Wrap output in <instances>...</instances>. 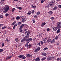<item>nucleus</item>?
I'll return each instance as SVG.
<instances>
[{
  "mask_svg": "<svg viewBox=\"0 0 61 61\" xmlns=\"http://www.w3.org/2000/svg\"><path fill=\"white\" fill-rule=\"evenodd\" d=\"M56 5V3H55V1H54V2L52 1V2H50L49 3L48 5L46 6L47 7H52L53 6V5Z\"/></svg>",
  "mask_w": 61,
  "mask_h": 61,
  "instance_id": "f257e3e1",
  "label": "nucleus"
},
{
  "mask_svg": "<svg viewBox=\"0 0 61 61\" xmlns=\"http://www.w3.org/2000/svg\"><path fill=\"white\" fill-rule=\"evenodd\" d=\"M10 7L9 5L6 6L4 8V10L5 11H3V13H6L7 11H8L9 10V8Z\"/></svg>",
  "mask_w": 61,
  "mask_h": 61,
  "instance_id": "f03ea898",
  "label": "nucleus"
},
{
  "mask_svg": "<svg viewBox=\"0 0 61 61\" xmlns=\"http://www.w3.org/2000/svg\"><path fill=\"white\" fill-rule=\"evenodd\" d=\"M36 49L35 50V52H37L39 51L40 50V47L37 46L36 47Z\"/></svg>",
  "mask_w": 61,
  "mask_h": 61,
  "instance_id": "7ed1b4c3",
  "label": "nucleus"
},
{
  "mask_svg": "<svg viewBox=\"0 0 61 61\" xmlns=\"http://www.w3.org/2000/svg\"><path fill=\"white\" fill-rule=\"evenodd\" d=\"M33 40V39L32 38H29L27 39L26 40V42H27V43L28 44H29V42H31V41H32Z\"/></svg>",
  "mask_w": 61,
  "mask_h": 61,
  "instance_id": "20e7f679",
  "label": "nucleus"
},
{
  "mask_svg": "<svg viewBox=\"0 0 61 61\" xmlns=\"http://www.w3.org/2000/svg\"><path fill=\"white\" fill-rule=\"evenodd\" d=\"M18 57L19 58H21L22 59H25L26 58V57L24 56V55H20Z\"/></svg>",
  "mask_w": 61,
  "mask_h": 61,
  "instance_id": "39448f33",
  "label": "nucleus"
},
{
  "mask_svg": "<svg viewBox=\"0 0 61 61\" xmlns=\"http://www.w3.org/2000/svg\"><path fill=\"white\" fill-rule=\"evenodd\" d=\"M22 19L21 21V22H22V23H24V22H25L27 20V18L25 17H23V18H22Z\"/></svg>",
  "mask_w": 61,
  "mask_h": 61,
  "instance_id": "423d86ee",
  "label": "nucleus"
},
{
  "mask_svg": "<svg viewBox=\"0 0 61 61\" xmlns=\"http://www.w3.org/2000/svg\"><path fill=\"white\" fill-rule=\"evenodd\" d=\"M43 36V34L41 33H39L37 36V37H38L39 38L40 37H41Z\"/></svg>",
  "mask_w": 61,
  "mask_h": 61,
  "instance_id": "0eeeda50",
  "label": "nucleus"
},
{
  "mask_svg": "<svg viewBox=\"0 0 61 61\" xmlns=\"http://www.w3.org/2000/svg\"><path fill=\"white\" fill-rule=\"evenodd\" d=\"M26 25V24H22L20 25L19 29H22V28H23L24 27V25Z\"/></svg>",
  "mask_w": 61,
  "mask_h": 61,
  "instance_id": "6e6552de",
  "label": "nucleus"
},
{
  "mask_svg": "<svg viewBox=\"0 0 61 61\" xmlns=\"http://www.w3.org/2000/svg\"><path fill=\"white\" fill-rule=\"evenodd\" d=\"M52 28L53 29V30L54 31H56L57 29V27H52Z\"/></svg>",
  "mask_w": 61,
  "mask_h": 61,
  "instance_id": "1a4fd4ad",
  "label": "nucleus"
},
{
  "mask_svg": "<svg viewBox=\"0 0 61 61\" xmlns=\"http://www.w3.org/2000/svg\"><path fill=\"white\" fill-rule=\"evenodd\" d=\"M27 39L25 38H24L23 39H22L21 41V43H23V41H26V40Z\"/></svg>",
  "mask_w": 61,
  "mask_h": 61,
  "instance_id": "9d476101",
  "label": "nucleus"
},
{
  "mask_svg": "<svg viewBox=\"0 0 61 61\" xmlns=\"http://www.w3.org/2000/svg\"><path fill=\"white\" fill-rule=\"evenodd\" d=\"M31 56H32V55L29 54H28L26 55V56L27 57H30Z\"/></svg>",
  "mask_w": 61,
  "mask_h": 61,
  "instance_id": "9b49d317",
  "label": "nucleus"
},
{
  "mask_svg": "<svg viewBox=\"0 0 61 61\" xmlns=\"http://www.w3.org/2000/svg\"><path fill=\"white\" fill-rule=\"evenodd\" d=\"M46 24V23L45 22H44L42 24H41V26H42V27H43L44 26V25H45Z\"/></svg>",
  "mask_w": 61,
  "mask_h": 61,
  "instance_id": "f8f14e48",
  "label": "nucleus"
},
{
  "mask_svg": "<svg viewBox=\"0 0 61 61\" xmlns=\"http://www.w3.org/2000/svg\"><path fill=\"white\" fill-rule=\"evenodd\" d=\"M16 8H17V9H19V10H22V8H21V7H18L17 6V5H16Z\"/></svg>",
  "mask_w": 61,
  "mask_h": 61,
  "instance_id": "ddd939ff",
  "label": "nucleus"
},
{
  "mask_svg": "<svg viewBox=\"0 0 61 61\" xmlns=\"http://www.w3.org/2000/svg\"><path fill=\"white\" fill-rule=\"evenodd\" d=\"M48 13L50 15H52L53 14V12L52 11H50L48 12Z\"/></svg>",
  "mask_w": 61,
  "mask_h": 61,
  "instance_id": "4468645a",
  "label": "nucleus"
},
{
  "mask_svg": "<svg viewBox=\"0 0 61 61\" xmlns=\"http://www.w3.org/2000/svg\"><path fill=\"white\" fill-rule=\"evenodd\" d=\"M47 41L48 43H50L51 41V39H48L47 40Z\"/></svg>",
  "mask_w": 61,
  "mask_h": 61,
  "instance_id": "2eb2a0df",
  "label": "nucleus"
},
{
  "mask_svg": "<svg viewBox=\"0 0 61 61\" xmlns=\"http://www.w3.org/2000/svg\"><path fill=\"white\" fill-rule=\"evenodd\" d=\"M57 9V7L56 6H55L54 8H52V10H56Z\"/></svg>",
  "mask_w": 61,
  "mask_h": 61,
  "instance_id": "dca6fc26",
  "label": "nucleus"
},
{
  "mask_svg": "<svg viewBox=\"0 0 61 61\" xmlns=\"http://www.w3.org/2000/svg\"><path fill=\"white\" fill-rule=\"evenodd\" d=\"M40 61V60L39 59V58L38 57L37 58H36L35 59V61Z\"/></svg>",
  "mask_w": 61,
  "mask_h": 61,
  "instance_id": "f3484780",
  "label": "nucleus"
},
{
  "mask_svg": "<svg viewBox=\"0 0 61 61\" xmlns=\"http://www.w3.org/2000/svg\"><path fill=\"white\" fill-rule=\"evenodd\" d=\"M47 59L48 61H49V60H51V57H50V56H48L47 57Z\"/></svg>",
  "mask_w": 61,
  "mask_h": 61,
  "instance_id": "a211bd4d",
  "label": "nucleus"
},
{
  "mask_svg": "<svg viewBox=\"0 0 61 61\" xmlns=\"http://www.w3.org/2000/svg\"><path fill=\"white\" fill-rule=\"evenodd\" d=\"M57 28L59 29L61 28V26L60 25H57Z\"/></svg>",
  "mask_w": 61,
  "mask_h": 61,
  "instance_id": "6ab92c4d",
  "label": "nucleus"
},
{
  "mask_svg": "<svg viewBox=\"0 0 61 61\" xmlns=\"http://www.w3.org/2000/svg\"><path fill=\"white\" fill-rule=\"evenodd\" d=\"M42 56H46V54L45 52H42Z\"/></svg>",
  "mask_w": 61,
  "mask_h": 61,
  "instance_id": "aec40b11",
  "label": "nucleus"
},
{
  "mask_svg": "<svg viewBox=\"0 0 61 61\" xmlns=\"http://www.w3.org/2000/svg\"><path fill=\"white\" fill-rule=\"evenodd\" d=\"M16 19L17 20H19L20 19V17L19 16H17L16 17Z\"/></svg>",
  "mask_w": 61,
  "mask_h": 61,
  "instance_id": "412c9836",
  "label": "nucleus"
},
{
  "mask_svg": "<svg viewBox=\"0 0 61 61\" xmlns=\"http://www.w3.org/2000/svg\"><path fill=\"white\" fill-rule=\"evenodd\" d=\"M56 41V40L55 39H53L52 41L51 42V43H54Z\"/></svg>",
  "mask_w": 61,
  "mask_h": 61,
  "instance_id": "4be33fe9",
  "label": "nucleus"
},
{
  "mask_svg": "<svg viewBox=\"0 0 61 61\" xmlns=\"http://www.w3.org/2000/svg\"><path fill=\"white\" fill-rule=\"evenodd\" d=\"M29 37V36L28 34H26V35L25 36V37L27 39V38H28Z\"/></svg>",
  "mask_w": 61,
  "mask_h": 61,
  "instance_id": "5701e85b",
  "label": "nucleus"
},
{
  "mask_svg": "<svg viewBox=\"0 0 61 61\" xmlns=\"http://www.w3.org/2000/svg\"><path fill=\"white\" fill-rule=\"evenodd\" d=\"M60 30H61L60 29H58L57 31L56 32V33H59L60 32Z\"/></svg>",
  "mask_w": 61,
  "mask_h": 61,
  "instance_id": "b1692460",
  "label": "nucleus"
},
{
  "mask_svg": "<svg viewBox=\"0 0 61 61\" xmlns=\"http://www.w3.org/2000/svg\"><path fill=\"white\" fill-rule=\"evenodd\" d=\"M46 57H44L43 58H42L41 59V61H44L46 59Z\"/></svg>",
  "mask_w": 61,
  "mask_h": 61,
  "instance_id": "393cba45",
  "label": "nucleus"
},
{
  "mask_svg": "<svg viewBox=\"0 0 61 61\" xmlns=\"http://www.w3.org/2000/svg\"><path fill=\"white\" fill-rule=\"evenodd\" d=\"M27 30V29H24V30L22 32V34L23 33H25V31H26V30Z\"/></svg>",
  "mask_w": 61,
  "mask_h": 61,
  "instance_id": "a878e982",
  "label": "nucleus"
},
{
  "mask_svg": "<svg viewBox=\"0 0 61 61\" xmlns=\"http://www.w3.org/2000/svg\"><path fill=\"white\" fill-rule=\"evenodd\" d=\"M31 7L32 8H34V9H36V6H34L33 5H32Z\"/></svg>",
  "mask_w": 61,
  "mask_h": 61,
  "instance_id": "bb28decb",
  "label": "nucleus"
},
{
  "mask_svg": "<svg viewBox=\"0 0 61 61\" xmlns=\"http://www.w3.org/2000/svg\"><path fill=\"white\" fill-rule=\"evenodd\" d=\"M12 57V56H9L7 58H6V60H7L8 59H10Z\"/></svg>",
  "mask_w": 61,
  "mask_h": 61,
  "instance_id": "cd10ccee",
  "label": "nucleus"
},
{
  "mask_svg": "<svg viewBox=\"0 0 61 61\" xmlns=\"http://www.w3.org/2000/svg\"><path fill=\"white\" fill-rule=\"evenodd\" d=\"M31 10H30L29 12H28V15H30L31 14Z\"/></svg>",
  "mask_w": 61,
  "mask_h": 61,
  "instance_id": "c85d7f7f",
  "label": "nucleus"
},
{
  "mask_svg": "<svg viewBox=\"0 0 61 61\" xmlns=\"http://www.w3.org/2000/svg\"><path fill=\"white\" fill-rule=\"evenodd\" d=\"M15 41L16 42H18V41L19 42V40L18 39V38H16L15 39Z\"/></svg>",
  "mask_w": 61,
  "mask_h": 61,
  "instance_id": "c756f323",
  "label": "nucleus"
},
{
  "mask_svg": "<svg viewBox=\"0 0 61 61\" xmlns=\"http://www.w3.org/2000/svg\"><path fill=\"white\" fill-rule=\"evenodd\" d=\"M61 24V22H58L57 23V25H60Z\"/></svg>",
  "mask_w": 61,
  "mask_h": 61,
  "instance_id": "7c9ffc66",
  "label": "nucleus"
},
{
  "mask_svg": "<svg viewBox=\"0 0 61 61\" xmlns=\"http://www.w3.org/2000/svg\"><path fill=\"white\" fill-rule=\"evenodd\" d=\"M40 14V12L38 11V12H37L36 13V15H39Z\"/></svg>",
  "mask_w": 61,
  "mask_h": 61,
  "instance_id": "2f4dec72",
  "label": "nucleus"
},
{
  "mask_svg": "<svg viewBox=\"0 0 61 61\" xmlns=\"http://www.w3.org/2000/svg\"><path fill=\"white\" fill-rule=\"evenodd\" d=\"M20 29V33H22L23 32V29Z\"/></svg>",
  "mask_w": 61,
  "mask_h": 61,
  "instance_id": "473e14b6",
  "label": "nucleus"
},
{
  "mask_svg": "<svg viewBox=\"0 0 61 61\" xmlns=\"http://www.w3.org/2000/svg\"><path fill=\"white\" fill-rule=\"evenodd\" d=\"M40 42L41 45H43L44 43L43 41H41Z\"/></svg>",
  "mask_w": 61,
  "mask_h": 61,
  "instance_id": "72a5a7b5",
  "label": "nucleus"
},
{
  "mask_svg": "<svg viewBox=\"0 0 61 61\" xmlns=\"http://www.w3.org/2000/svg\"><path fill=\"white\" fill-rule=\"evenodd\" d=\"M30 34V31H28V32H27V34L29 35Z\"/></svg>",
  "mask_w": 61,
  "mask_h": 61,
  "instance_id": "f704fd0d",
  "label": "nucleus"
},
{
  "mask_svg": "<svg viewBox=\"0 0 61 61\" xmlns=\"http://www.w3.org/2000/svg\"><path fill=\"white\" fill-rule=\"evenodd\" d=\"M21 24V22H18L17 23V25H20Z\"/></svg>",
  "mask_w": 61,
  "mask_h": 61,
  "instance_id": "c9c22d12",
  "label": "nucleus"
},
{
  "mask_svg": "<svg viewBox=\"0 0 61 61\" xmlns=\"http://www.w3.org/2000/svg\"><path fill=\"white\" fill-rule=\"evenodd\" d=\"M31 13H32V14H34L35 13V10H32L31 11Z\"/></svg>",
  "mask_w": 61,
  "mask_h": 61,
  "instance_id": "e433bc0d",
  "label": "nucleus"
},
{
  "mask_svg": "<svg viewBox=\"0 0 61 61\" xmlns=\"http://www.w3.org/2000/svg\"><path fill=\"white\" fill-rule=\"evenodd\" d=\"M15 8H13L11 10V11L12 12H14V11H15Z\"/></svg>",
  "mask_w": 61,
  "mask_h": 61,
  "instance_id": "4c0bfd02",
  "label": "nucleus"
},
{
  "mask_svg": "<svg viewBox=\"0 0 61 61\" xmlns=\"http://www.w3.org/2000/svg\"><path fill=\"white\" fill-rule=\"evenodd\" d=\"M5 16L6 17H7V16H9V14L8 13H6L5 15Z\"/></svg>",
  "mask_w": 61,
  "mask_h": 61,
  "instance_id": "58836bf2",
  "label": "nucleus"
},
{
  "mask_svg": "<svg viewBox=\"0 0 61 61\" xmlns=\"http://www.w3.org/2000/svg\"><path fill=\"white\" fill-rule=\"evenodd\" d=\"M55 39L56 40H57V39H58V36H56L55 38Z\"/></svg>",
  "mask_w": 61,
  "mask_h": 61,
  "instance_id": "ea45409f",
  "label": "nucleus"
},
{
  "mask_svg": "<svg viewBox=\"0 0 61 61\" xmlns=\"http://www.w3.org/2000/svg\"><path fill=\"white\" fill-rule=\"evenodd\" d=\"M15 17H13L11 18V20H12V21H13L14 20H15Z\"/></svg>",
  "mask_w": 61,
  "mask_h": 61,
  "instance_id": "a19ab883",
  "label": "nucleus"
},
{
  "mask_svg": "<svg viewBox=\"0 0 61 61\" xmlns=\"http://www.w3.org/2000/svg\"><path fill=\"white\" fill-rule=\"evenodd\" d=\"M34 18H36L37 17V15H35L34 16Z\"/></svg>",
  "mask_w": 61,
  "mask_h": 61,
  "instance_id": "79ce46f5",
  "label": "nucleus"
},
{
  "mask_svg": "<svg viewBox=\"0 0 61 61\" xmlns=\"http://www.w3.org/2000/svg\"><path fill=\"white\" fill-rule=\"evenodd\" d=\"M43 41L44 42L46 41V38H45V39L43 40Z\"/></svg>",
  "mask_w": 61,
  "mask_h": 61,
  "instance_id": "37998d69",
  "label": "nucleus"
},
{
  "mask_svg": "<svg viewBox=\"0 0 61 61\" xmlns=\"http://www.w3.org/2000/svg\"><path fill=\"white\" fill-rule=\"evenodd\" d=\"M4 51V49H0V53H1V52H2V51Z\"/></svg>",
  "mask_w": 61,
  "mask_h": 61,
  "instance_id": "c03bdc74",
  "label": "nucleus"
},
{
  "mask_svg": "<svg viewBox=\"0 0 61 61\" xmlns=\"http://www.w3.org/2000/svg\"><path fill=\"white\" fill-rule=\"evenodd\" d=\"M5 28H6V26H4V27H2V29H5Z\"/></svg>",
  "mask_w": 61,
  "mask_h": 61,
  "instance_id": "a18cd8bd",
  "label": "nucleus"
},
{
  "mask_svg": "<svg viewBox=\"0 0 61 61\" xmlns=\"http://www.w3.org/2000/svg\"><path fill=\"white\" fill-rule=\"evenodd\" d=\"M25 46H26V47H27L28 46V44L27 43L26 44H25Z\"/></svg>",
  "mask_w": 61,
  "mask_h": 61,
  "instance_id": "49530a36",
  "label": "nucleus"
},
{
  "mask_svg": "<svg viewBox=\"0 0 61 61\" xmlns=\"http://www.w3.org/2000/svg\"><path fill=\"white\" fill-rule=\"evenodd\" d=\"M28 32V31L27 30H26L25 32V35H26V34H27V33Z\"/></svg>",
  "mask_w": 61,
  "mask_h": 61,
  "instance_id": "de8ad7c7",
  "label": "nucleus"
},
{
  "mask_svg": "<svg viewBox=\"0 0 61 61\" xmlns=\"http://www.w3.org/2000/svg\"><path fill=\"white\" fill-rule=\"evenodd\" d=\"M57 61H59L60 60V58H57L56 59Z\"/></svg>",
  "mask_w": 61,
  "mask_h": 61,
  "instance_id": "09e8293b",
  "label": "nucleus"
},
{
  "mask_svg": "<svg viewBox=\"0 0 61 61\" xmlns=\"http://www.w3.org/2000/svg\"><path fill=\"white\" fill-rule=\"evenodd\" d=\"M48 49V48H47L46 47L44 48V49H43V50H44L45 51V50H46V49Z\"/></svg>",
  "mask_w": 61,
  "mask_h": 61,
  "instance_id": "8fccbe9b",
  "label": "nucleus"
},
{
  "mask_svg": "<svg viewBox=\"0 0 61 61\" xmlns=\"http://www.w3.org/2000/svg\"><path fill=\"white\" fill-rule=\"evenodd\" d=\"M4 42H2V46H1L2 47H4Z\"/></svg>",
  "mask_w": 61,
  "mask_h": 61,
  "instance_id": "3c124183",
  "label": "nucleus"
},
{
  "mask_svg": "<svg viewBox=\"0 0 61 61\" xmlns=\"http://www.w3.org/2000/svg\"><path fill=\"white\" fill-rule=\"evenodd\" d=\"M4 17H3V15H0V18H3Z\"/></svg>",
  "mask_w": 61,
  "mask_h": 61,
  "instance_id": "603ef678",
  "label": "nucleus"
},
{
  "mask_svg": "<svg viewBox=\"0 0 61 61\" xmlns=\"http://www.w3.org/2000/svg\"><path fill=\"white\" fill-rule=\"evenodd\" d=\"M55 18L54 17H52L51 18V20H54V19Z\"/></svg>",
  "mask_w": 61,
  "mask_h": 61,
  "instance_id": "864d4df0",
  "label": "nucleus"
},
{
  "mask_svg": "<svg viewBox=\"0 0 61 61\" xmlns=\"http://www.w3.org/2000/svg\"><path fill=\"white\" fill-rule=\"evenodd\" d=\"M58 7L59 8H61V5H58Z\"/></svg>",
  "mask_w": 61,
  "mask_h": 61,
  "instance_id": "5fc2aeb1",
  "label": "nucleus"
},
{
  "mask_svg": "<svg viewBox=\"0 0 61 61\" xmlns=\"http://www.w3.org/2000/svg\"><path fill=\"white\" fill-rule=\"evenodd\" d=\"M5 24H0V27H1V26H2L3 25H4Z\"/></svg>",
  "mask_w": 61,
  "mask_h": 61,
  "instance_id": "6e6d98bb",
  "label": "nucleus"
},
{
  "mask_svg": "<svg viewBox=\"0 0 61 61\" xmlns=\"http://www.w3.org/2000/svg\"><path fill=\"white\" fill-rule=\"evenodd\" d=\"M49 30H50V29L49 28H48L47 29V31H49Z\"/></svg>",
  "mask_w": 61,
  "mask_h": 61,
  "instance_id": "4d7b16f0",
  "label": "nucleus"
},
{
  "mask_svg": "<svg viewBox=\"0 0 61 61\" xmlns=\"http://www.w3.org/2000/svg\"><path fill=\"white\" fill-rule=\"evenodd\" d=\"M32 21L33 23H36V21L35 20H33Z\"/></svg>",
  "mask_w": 61,
  "mask_h": 61,
  "instance_id": "13d9d810",
  "label": "nucleus"
},
{
  "mask_svg": "<svg viewBox=\"0 0 61 61\" xmlns=\"http://www.w3.org/2000/svg\"><path fill=\"white\" fill-rule=\"evenodd\" d=\"M31 45L29 44L28 46L29 48H30V47H31Z\"/></svg>",
  "mask_w": 61,
  "mask_h": 61,
  "instance_id": "bf43d9fd",
  "label": "nucleus"
},
{
  "mask_svg": "<svg viewBox=\"0 0 61 61\" xmlns=\"http://www.w3.org/2000/svg\"><path fill=\"white\" fill-rule=\"evenodd\" d=\"M38 45H39V46H41V45H40V42L38 43Z\"/></svg>",
  "mask_w": 61,
  "mask_h": 61,
  "instance_id": "052dcab7",
  "label": "nucleus"
},
{
  "mask_svg": "<svg viewBox=\"0 0 61 61\" xmlns=\"http://www.w3.org/2000/svg\"><path fill=\"white\" fill-rule=\"evenodd\" d=\"M44 2V1L43 0H42L41 1V3H43Z\"/></svg>",
  "mask_w": 61,
  "mask_h": 61,
  "instance_id": "680f3d73",
  "label": "nucleus"
},
{
  "mask_svg": "<svg viewBox=\"0 0 61 61\" xmlns=\"http://www.w3.org/2000/svg\"><path fill=\"white\" fill-rule=\"evenodd\" d=\"M36 39H37L36 38H35L34 40V41H36Z\"/></svg>",
  "mask_w": 61,
  "mask_h": 61,
  "instance_id": "e2e57ef3",
  "label": "nucleus"
},
{
  "mask_svg": "<svg viewBox=\"0 0 61 61\" xmlns=\"http://www.w3.org/2000/svg\"><path fill=\"white\" fill-rule=\"evenodd\" d=\"M20 17H21V18H23V17H25V16H20Z\"/></svg>",
  "mask_w": 61,
  "mask_h": 61,
  "instance_id": "0e129e2a",
  "label": "nucleus"
},
{
  "mask_svg": "<svg viewBox=\"0 0 61 61\" xmlns=\"http://www.w3.org/2000/svg\"><path fill=\"white\" fill-rule=\"evenodd\" d=\"M16 22V21H15L14 22H13V23H14V24H15Z\"/></svg>",
  "mask_w": 61,
  "mask_h": 61,
  "instance_id": "69168bd1",
  "label": "nucleus"
},
{
  "mask_svg": "<svg viewBox=\"0 0 61 61\" xmlns=\"http://www.w3.org/2000/svg\"><path fill=\"white\" fill-rule=\"evenodd\" d=\"M55 23V22L54 21H52V24H54Z\"/></svg>",
  "mask_w": 61,
  "mask_h": 61,
  "instance_id": "338daca9",
  "label": "nucleus"
},
{
  "mask_svg": "<svg viewBox=\"0 0 61 61\" xmlns=\"http://www.w3.org/2000/svg\"><path fill=\"white\" fill-rule=\"evenodd\" d=\"M50 57H51V59H53V58H54V57H53L50 56Z\"/></svg>",
  "mask_w": 61,
  "mask_h": 61,
  "instance_id": "774afa93",
  "label": "nucleus"
}]
</instances>
